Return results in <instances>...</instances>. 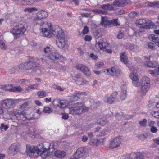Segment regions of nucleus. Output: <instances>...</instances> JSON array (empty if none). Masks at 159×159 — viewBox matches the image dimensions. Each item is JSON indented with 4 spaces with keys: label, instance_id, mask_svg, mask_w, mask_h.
Listing matches in <instances>:
<instances>
[{
    "label": "nucleus",
    "instance_id": "nucleus-27",
    "mask_svg": "<svg viewBox=\"0 0 159 159\" xmlns=\"http://www.w3.org/2000/svg\"><path fill=\"white\" fill-rule=\"evenodd\" d=\"M25 69H29L34 68L37 67L38 64L34 62L29 61L25 63Z\"/></svg>",
    "mask_w": 159,
    "mask_h": 159
},
{
    "label": "nucleus",
    "instance_id": "nucleus-41",
    "mask_svg": "<svg viewBox=\"0 0 159 159\" xmlns=\"http://www.w3.org/2000/svg\"><path fill=\"white\" fill-rule=\"evenodd\" d=\"M0 48L2 50H5L7 48L5 43L2 40H0Z\"/></svg>",
    "mask_w": 159,
    "mask_h": 159
},
{
    "label": "nucleus",
    "instance_id": "nucleus-20",
    "mask_svg": "<svg viewBox=\"0 0 159 159\" xmlns=\"http://www.w3.org/2000/svg\"><path fill=\"white\" fill-rule=\"evenodd\" d=\"M19 146L16 144L14 143L11 145L8 148L7 152L9 154L14 155L18 152Z\"/></svg>",
    "mask_w": 159,
    "mask_h": 159
},
{
    "label": "nucleus",
    "instance_id": "nucleus-60",
    "mask_svg": "<svg viewBox=\"0 0 159 159\" xmlns=\"http://www.w3.org/2000/svg\"><path fill=\"white\" fill-rule=\"evenodd\" d=\"M148 46L150 49H153L155 48L154 44L150 42L148 43Z\"/></svg>",
    "mask_w": 159,
    "mask_h": 159
},
{
    "label": "nucleus",
    "instance_id": "nucleus-48",
    "mask_svg": "<svg viewBox=\"0 0 159 159\" xmlns=\"http://www.w3.org/2000/svg\"><path fill=\"white\" fill-rule=\"evenodd\" d=\"M129 48L132 51H136L137 50V47L134 44H130L129 45Z\"/></svg>",
    "mask_w": 159,
    "mask_h": 159
},
{
    "label": "nucleus",
    "instance_id": "nucleus-2",
    "mask_svg": "<svg viewBox=\"0 0 159 159\" xmlns=\"http://www.w3.org/2000/svg\"><path fill=\"white\" fill-rule=\"evenodd\" d=\"M41 145L42 147L39 151V156L40 155L42 159L47 158L50 154V152L58 147L56 143H46L42 144Z\"/></svg>",
    "mask_w": 159,
    "mask_h": 159
},
{
    "label": "nucleus",
    "instance_id": "nucleus-7",
    "mask_svg": "<svg viewBox=\"0 0 159 159\" xmlns=\"http://www.w3.org/2000/svg\"><path fill=\"white\" fill-rule=\"evenodd\" d=\"M136 25L140 28L147 29H150L153 25L152 21L147 18L139 19L136 22Z\"/></svg>",
    "mask_w": 159,
    "mask_h": 159
},
{
    "label": "nucleus",
    "instance_id": "nucleus-56",
    "mask_svg": "<svg viewBox=\"0 0 159 159\" xmlns=\"http://www.w3.org/2000/svg\"><path fill=\"white\" fill-rule=\"evenodd\" d=\"M138 14V13L135 11H133L129 14V15L131 18H133L136 16Z\"/></svg>",
    "mask_w": 159,
    "mask_h": 159
},
{
    "label": "nucleus",
    "instance_id": "nucleus-38",
    "mask_svg": "<svg viewBox=\"0 0 159 159\" xmlns=\"http://www.w3.org/2000/svg\"><path fill=\"white\" fill-rule=\"evenodd\" d=\"M93 12L95 13L101 15H107V11L98 9H95L94 10H93Z\"/></svg>",
    "mask_w": 159,
    "mask_h": 159
},
{
    "label": "nucleus",
    "instance_id": "nucleus-61",
    "mask_svg": "<svg viewBox=\"0 0 159 159\" xmlns=\"http://www.w3.org/2000/svg\"><path fill=\"white\" fill-rule=\"evenodd\" d=\"M18 67L20 70H23L25 69V63H22L19 65Z\"/></svg>",
    "mask_w": 159,
    "mask_h": 159
},
{
    "label": "nucleus",
    "instance_id": "nucleus-52",
    "mask_svg": "<svg viewBox=\"0 0 159 159\" xmlns=\"http://www.w3.org/2000/svg\"><path fill=\"white\" fill-rule=\"evenodd\" d=\"M104 65V63L103 62H100L97 63L95 65V67L97 69H99L103 66Z\"/></svg>",
    "mask_w": 159,
    "mask_h": 159
},
{
    "label": "nucleus",
    "instance_id": "nucleus-59",
    "mask_svg": "<svg viewBox=\"0 0 159 159\" xmlns=\"http://www.w3.org/2000/svg\"><path fill=\"white\" fill-rule=\"evenodd\" d=\"M62 118L63 119H67L69 117L68 114L66 113H64L62 114Z\"/></svg>",
    "mask_w": 159,
    "mask_h": 159
},
{
    "label": "nucleus",
    "instance_id": "nucleus-58",
    "mask_svg": "<svg viewBox=\"0 0 159 159\" xmlns=\"http://www.w3.org/2000/svg\"><path fill=\"white\" fill-rule=\"evenodd\" d=\"M89 32V29L87 26H85L82 31V33L84 34H87Z\"/></svg>",
    "mask_w": 159,
    "mask_h": 159
},
{
    "label": "nucleus",
    "instance_id": "nucleus-23",
    "mask_svg": "<svg viewBox=\"0 0 159 159\" xmlns=\"http://www.w3.org/2000/svg\"><path fill=\"white\" fill-rule=\"evenodd\" d=\"M85 95V93L84 92L77 93H76L70 97V99L72 101L74 102L77 100L78 98H84Z\"/></svg>",
    "mask_w": 159,
    "mask_h": 159
},
{
    "label": "nucleus",
    "instance_id": "nucleus-6",
    "mask_svg": "<svg viewBox=\"0 0 159 159\" xmlns=\"http://www.w3.org/2000/svg\"><path fill=\"white\" fill-rule=\"evenodd\" d=\"M42 144L37 146L30 145L26 146V152L27 154L31 157H37L39 156V152L42 146Z\"/></svg>",
    "mask_w": 159,
    "mask_h": 159
},
{
    "label": "nucleus",
    "instance_id": "nucleus-19",
    "mask_svg": "<svg viewBox=\"0 0 159 159\" xmlns=\"http://www.w3.org/2000/svg\"><path fill=\"white\" fill-rule=\"evenodd\" d=\"M121 143V139L119 137H116L111 142L109 147L111 148H117L120 146Z\"/></svg>",
    "mask_w": 159,
    "mask_h": 159
},
{
    "label": "nucleus",
    "instance_id": "nucleus-42",
    "mask_svg": "<svg viewBox=\"0 0 159 159\" xmlns=\"http://www.w3.org/2000/svg\"><path fill=\"white\" fill-rule=\"evenodd\" d=\"M111 27L113 26H117L119 25V22L118 21V19H113L111 20Z\"/></svg>",
    "mask_w": 159,
    "mask_h": 159
},
{
    "label": "nucleus",
    "instance_id": "nucleus-64",
    "mask_svg": "<svg viewBox=\"0 0 159 159\" xmlns=\"http://www.w3.org/2000/svg\"><path fill=\"white\" fill-rule=\"evenodd\" d=\"M90 56L93 59L96 60L98 59V56L93 53H91Z\"/></svg>",
    "mask_w": 159,
    "mask_h": 159
},
{
    "label": "nucleus",
    "instance_id": "nucleus-62",
    "mask_svg": "<svg viewBox=\"0 0 159 159\" xmlns=\"http://www.w3.org/2000/svg\"><path fill=\"white\" fill-rule=\"evenodd\" d=\"M150 131L152 133H155L157 131V129L156 127L155 126H152L151 128Z\"/></svg>",
    "mask_w": 159,
    "mask_h": 159
},
{
    "label": "nucleus",
    "instance_id": "nucleus-9",
    "mask_svg": "<svg viewBox=\"0 0 159 159\" xmlns=\"http://www.w3.org/2000/svg\"><path fill=\"white\" fill-rule=\"evenodd\" d=\"M13 112L14 115L12 118H16L18 120H25L26 119L30 120L33 119L32 117H29L28 115L26 114L24 111H21L20 110H14Z\"/></svg>",
    "mask_w": 159,
    "mask_h": 159
},
{
    "label": "nucleus",
    "instance_id": "nucleus-50",
    "mask_svg": "<svg viewBox=\"0 0 159 159\" xmlns=\"http://www.w3.org/2000/svg\"><path fill=\"white\" fill-rule=\"evenodd\" d=\"M98 123L100 125L104 126L107 123V121L105 120L101 119L100 120H98L97 124H98Z\"/></svg>",
    "mask_w": 159,
    "mask_h": 159
},
{
    "label": "nucleus",
    "instance_id": "nucleus-36",
    "mask_svg": "<svg viewBox=\"0 0 159 159\" xmlns=\"http://www.w3.org/2000/svg\"><path fill=\"white\" fill-rule=\"evenodd\" d=\"M102 8L103 9L106 10H112L114 9V7L111 5L108 4L103 5L102 6Z\"/></svg>",
    "mask_w": 159,
    "mask_h": 159
},
{
    "label": "nucleus",
    "instance_id": "nucleus-14",
    "mask_svg": "<svg viewBox=\"0 0 159 159\" xmlns=\"http://www.w3.org/2000/svg\"><path fill=\"white\" fill-rule=\"evenodd\" d=\"M129 77L132 80V84L134 86L138 87L140 86L139 79L136 72L134 71L131 72L129 75Z\"/></svg>",
    "mask_w": 159,
    "mask_h": 159
},
{
    "label": "nucleus",
    "instance_id": "nucleus-18",
    "mask_svg": "<svg viewBox=\"0 0 159 159\" xmlns=\"http://www.w3.org/2000/svg\"><path fill=\"white\" fill-rule=\"evenodd\" d=\"M48 57L53 60H60L61 61V59L65 60L66 59V58L64 57L62 55H60L57 52H53L48 55Z\"/></svg>",
    "mask_w": 159,
    "mask_h": 159
},
{
    "label": "nucleus",
    "instance_id": "nucleus-57",
    "mask_svg": "<svg viewBox=\"0 0 159 159\" xmlns=\"http://www.w3.org/2000/svg\"><path fill=\"white\" fill-rule=\"evenodd\" d=\"M8 128V127L7 125H5L4 124H1L0 127L2 131H5Z\"/></svg>",
    "mask_w": 159,
    "mask_h": 159
},
{
    "label": "nucleus",
    "instance_id": "nucleus-53",
    "mask_svg": "<svg viewBox=\"0 0 159 159\" xmlns=\"http://www.w3.org/2000/svg\"><path fill=\"white\" fill-rule=\"evenodd\" d=\"M146 123L147 120L145 119H144L142 121L139 122V125L143 127L145 126L146 125Z\"/></svg>",
    "mask_w": 159,
    "mask_h": 159
},
{
    "label": "nucleus",
    "instance_id": "nucleus-51",
    "mask_svg": "<svg viewBox=\"0 0 159 159\" xmlns=\"http://www.w3.org/2000/svg\"><path fill=\"white\" fill-rule=\"evenodd\" d=\"M120 0L115 1L113 2V5L116 7H122Z\"/></svg>",
    "mask_w": 159,
    "mask_h": 159
},
{
    "label": "nucleus",
    "instance_id": "nucleus-32",
    "mask_svg": "<svg viewBox=\"0 0 159 159\" xmlns=\"http://www.w3.org/2000/svg\"><path fill=\"white\" fill-rule=\"evenodd\" d=\"M146 4L147 6L154 7L159 8V2H146Z\"/></svg>",
    "mask_w": 159,
    "mask_h": 159
},
{
    "label": "nucleus",
    "instance_id": "nucleus-22",
    "mask_svg": "<svg viewBox=\"0 0 159 159\" xmlns=\"http://www.w3.org/2000/svg\"><path fill=\"white\" fill-rule=\"evenodd\" d=\"M144 57L147 66L149 67L154 68L156 67L157 66V64L155 62L147 61L148 60L150 61L151 60V56H145Z\"/></svg>",
    "mask_w": 159,
    "mask_h": 159
},
{
    "label": "nucleus",
    "instance_id": "nucleus-30",
    "mask_svg": "<svg viewBox=\"0 0 159 159\" xmlns=\"http://www.w3.org/2000/svg\"><path fill=\"white\" fill-rule=\"evenodd\" d=\"M120 58L121 62L126 64L128 63L127 57L124 52H122L120 54Z\"/></svg>",
    "mask_w": 159,
    "mask_h": 159
},
{
    "label": "nucleus",
    "instance_id": "nucleus-11",
    "mask_svg": "<svg viewBox=\"0 0 159 159\" xmlns=\"http://www.w3.org/2000/svg\"><path fill=\"white\" fill-rule=\"evenodd\" d=\"M87 151V149L84 147L78 148L70 159H79L83 157Z\"/></svg>",
    "mask_w": 159,
    "mask_h": 159
},
{
    "label": "nucleus",
    "instance_id": "nucleus-55",
    "mask_svg": "<svg viewBox=\"0 0 159 159\" xmlns=\"http://www.w3.org/2000/svg\"><path fill=\"white\" fill-rule=\"evenodd\" d=\"M29 103V102H24L22 105L20 107V109H25Z\"/></svg>",
    "mask_w": 159,
    "mask_h": 159
},
{
    "label": "nucleus",
    "instance_id": "nucleus-13",
    "mask_svg": "<svg viewBox=\"0 0 159 159\" xmlns=\"http://www.w3.org/2000/svg\"><path fill=\"white\" fill-rule=\"evenodd\" d=\"M104 72L108 75L116 77H118L121 74L120 69L115 67H112L110 69H105L104 70Z\"/></svg>",
    "mask_w": 159,
    "mask_h": 159
},
{
    "label": "nucleus",
    "instance_id": "nucleus-33",
    "mask_svg": "<svg viewBox=\"0 0 159 159\" xmlns=\"http://www.w3.org/2000/svg\"><path fill=\"white\" fill-rule=\"evenodd\" d=\"M39 86L38 84H36L33 85H32L28 86L26 88L25 90V92L27 93L29 92V91L32 90L36 89Z\"/></svg>",
    "mask_w": 159,
    "mask_h": 159
},
{
    "label": "nucleus",
    "instance_id": "nucleus-3",
    "mask_svg": "<svg viewBox=\"0 0 159 159\" xmlns=\"http://www.w3.org/2000/svg\"><path fill=\"white\" fill-rule=\"evenodd\" d=\"M27 27V23L24 22L21 24H18L11 29L10 30V32L14 35V38L16 39L24 34Z\"/></svg>",
    "mask_w": 159,
    "mask_h": 159
},
{
    "label": "nucleus",
    "instance_id": "nucleus-44",
    "mask_svg": "<svg viewBox=\"0 0 159 159\" xmlns=\"http://www.w3.org/2000/svg\"><path fill=\"white\" fill-rule=\"evenodd\" d=\"M37 9L35 7H32V8H26L25 10V11L26 12H33L37 11Z\"/></svg>",
    "mask_w": 159,
    "mask_h": 159
},
{
    "label": "nucleus",
    "instance_id": "nucleus-45",
    "mask_svg": "<svg viewBox=\"0 0 159 159\" xmlns=\"http://www.w3.org/2000/svg\"><path fill=\"white\" fill-rule=\"evenodd\" d=\"M151 114L153 117L157 118H159V111H152Z\"/></svg>",
    "mask_w": 159,
    "mask_h": 159
},
{
    "label": "nucleus",
    "instance_id": "nucleus-12",
    "mask_svg": "<svg viewBox=\"0 0 159 159\" xmlns=\"http://www.w3.org/2000/svg\"><path fill=\"white\" fill-rule=\"evenodd\" d=\"M143 154L140 152L132 153L123 156L122 159H143Z\"/></svg>",
    "mask_w": 159,
    "mask_h": 159
},
{
    "label": "nucleus",
    "instance_id": "nucleus-15",
    "mask_svg": "<svg viewBox=\"0 0 159 159\" xmlns=\"http://www.w3.org/2000/svg\"><path fill=\"white\" fill-rule=\"evenodd\" d=\"M48 16V13L45 11L41 10L39 11L37 13L36 16L33 19L34 21L36 23L37 21L42 19H44Z\"/></svg>",
    "mask_w": 159,
    "mask_h": 159
},
{
    "label": "nucleus",
    "instance_id": "nucleus-47",
    "mask_svg": "<svg viewBox=\"0 0 159 159\" xmlns=\"http://www.w3.org/2000/svg\"><path fill=\"white\" fill-rule=\"evenodd\" d=\"M22 3L24 5H30L32 4L31 0H23Z\"/></svg>",
    "mask_w": 159,
    "mask_h": 159
},
{
    "label": "nucleus",
    "instance_id": "nucleus-49",
    "mask_svg": "<svg viewBox=\"0 0 159 159\" xmlns=\"http://www.w3.org/2000/svg\"><path fill=\"white\" fill-rule=\"evenodd\" d=\"M52 87L55 89H57L60 91H63L64 90V88H61L60 86L57 85L55 84L53 85Z\"/></svg>",
    "mask_w": 159,
    "mask_h": 159
},
{
    "label": "nucleus",
    "instance_id": "nucleus-1",
    "mask_svg": "<svg viewBox=\"0 0 159 159\" xmlns=\"http://www.w3.org/2000/svg\"><path fill=\"white\" fill-rule=\"evenodd\" d=\"M42 25L44 27L41 29L43 36L50 38L54 35L58 40L57 44L60 48H63L67 45L64 33L60 28L58 26L53 27L50 23L44 22Z\"/></svg>",
    "mask_w": 159,
    "mask_h": 159
},
{
    "label": "nucleus",
    "instance_id": "nucleus-8",
    "mask_svg": "<svg viewBox=\"0 0 159 159\" xmlns=\"http://www.w3.org/2000/svg\"><path fill=\"white\" fill-rule=\"evenodd\" d=\"M150 82L149 80L148 77L144 76L142 77L141 83V93L143 95H145L148 90L150 86Z\"/></svg>",
    "mask_w": 159,
    "mask_h": 159
},
{
    "label": "nucleus",
    "instance_id": "nucleus-54",
    "mask_svg": "<svg viewBox=\"0 0 159 159\" xmlns=\"http://www.w3.org/2000/svg\"><path fill=\"white\" fill-rule=\"evenodd\" d=\"M109 132V130L107 129H103L100 134V136H103L107 135Z\"/></svg>",
    "mask_w": 159,
    "mask_h": 159
},
{
    "label": "nucleus",
    "instance_id": "nucleus-21",
    "mask_svg": "<svg viewBox=\"0 0 159 159\" xmlns=\"http://www.w3.org/2000/svg\"><path fill=\"white\" fill-rule=\"evenodd\" d=\"M5 89L6 90L13 92H19L22 91V89L20 86L12 87L11 85L6 86Z\"/></svg>",
    "mask_w": 159,
    "mask_h": 159
},
{
    "label": "nucleus",
    "instance_id": "nucleus-29",
    "mask_svg": "<svg viewBox=\"0 0 159 159\" xmlns=\"http://www.w3.org/2000/svg\"><path fill=\"white\" fill-rule=\"evenodd\" d=\"M54 154L55 156L59 158H62L66 156V152L64 151L56 150L55 151Z\"/></svg>",
    "mask_w": 159,
    "mask_h": 159
},
{
    "label": "nucleus",
    "instance_id": "nucleus-34",
    "mask_svg": "<svg viewBox=\"0 0 159 159\" xmlns=\"http://www.w3.org/2000/svg\"><path fill=\"white\" fill-rule=\"evenodd\" d=\"M149 73L152 76L154 77L157 76L159 74V66L158 67V70L155 69L154 70H149Z\"/></svg>",
    "mask_w": 159,
    "mask_h": 159
},
{
    "label": "nucleus",
    "instance_id": "nucleus-46",
    "mask_svg": "<svg viewBox=\"0 0 159 159\" xmlns=\"http://www.w3.org/2000/svg\"><path fill=\"white\" fill-rule=\"evenodd\" d=\"M122 7H123L127 4H129L130 2L129 0H120Z\"/></svg>",
    "mask_w": 159,
    "mask_h": 159
},
{
    "label": "nucleus",
    "instance_id": "nucleus-35",
    "mask_svg": "<svg viewBox=\"0 0 159 159\" xmlns=\"http://www.w3.org/2000/svg\"><path fill=\"white\" fill-rule=\"evenodd\" d=\"M124 89L123 90V91H122L120 94V98L122 100L125 99L126 97V86H124Z\"/></svg>",
    "mask_w": 159,
    "mask_h": 159
},
{
    "label": "nucleus",
    "instance_id": "nucleus-31",
    "mask_svg": "<svg viewBox=\"0 0 159 159\" xmlns=\"http://www.w3.org/2000/svg\"><path fill=\"white\" fill-rule=\"evenodd\" d=\"M103 141V139H91L89 142L90 145L93 146H98L99 144V143Z\"/></svg>",
    "mask_w": 159,
    "mask_h": 159
},
{
    "label": "nucleus",
    "instance_id": "nucleus-43",
    "mask_svg": "<svg viewBox=\"0 0 159 159\" xmlns=\"http://www.w3.org/2000/svg\"><path fill=\"white\" fill-rule=\"evenodd\" d=\"M43 111L46 113H50L52 112V109L48 107H45L43 110Z\"/></svg>",
    "mask_w": 159,
    "mask_h": 159
},
{
    "label": "nucleus",
    "instance_id": "nucleus-10",
    "mask_svg": "<svg viewBox=\"0 0 159 159\" xmlns=\"http://www.w3.org/2000/svg\"><path fill=\"white\" fill-rule=\"evenodd\" d=\"M95 47L98 50H103L108 46V43L105 41L104 39L101 37L96 39Z\"/></svg>",
    "mask_w": 159,
    "mask_h": 159
},
{
    "label": "nucleus",
    "instance_id": "nucleus-28",
    "mask_svg": "<svg viewBox=\"0 0 159 159\" xmlns=\"http://www.w3.org/2000/svg\"><path fill=\"white\" fill-rule=\"evenodd\" d=\"M118 93L117 92H113L110 96L107 99V101L108 103L110 104L112 103L115 100L116 96L117 95Z\"/></svg>",
    "mask_w": 159,
    "mask_h": 159
},
{
    "label": "nucleus",
    "instance_id": "nucleus-40",
    "mask_svg": "<svg viewBox=\"0 0 159 159\" xmlns=\"http://www.w3.org/2000/svg\"><path fill=\"white\" fill-rule=\"evenodd\" d=\"M37 95L39 97L42 98L46 96L47 95V93L44 91H39L38 92Z\"/></svg>",
    "mask_w": 159,
    "mask_h": 159
},
{
    "label": "nucleus",
    "instance_id": "nucleus-24",
    "mask_svg": "<svg viewBox=\"0 0 159 159\" xmlns=\"http://www.w3.org/2000/svg\"><path fill=\"white\" fill-rule=\"evenodd\" d=\"M111 20H109L107 17L102 16L101 24L102 25L106 27H111Z\"/></svg>",
    "mask_w": 159,
    "mask_h": 159
},
{
    "label": "nucleus",
    "instance_id": "nucleus-63",
    "mask_svg": "<svg viewBox=\"0 0 159 159\" xmlns=\"http://www.w3.org/2000/svg\"><path fill=\"white\" fill-rule=\"evenodd\" d=\"M84 39L86 41H89L91 40L92 38L90 36L86 35L85 36Z\"/></svg>",
    "mask_w": 159,
    "mask_h": 159
},
{
    "label": "nucleus",
    "instance_id": "nucleus-26",
    "mask_svg": "<svg viewBox=\"0 0 159 159\" xmlns=\"http://www.w3.org/2000/svg\"><path fill=\"white\" fill-rule=\"evenodd\" d=\"M150 40H152L159 47V38L158 36L153 34H150L149 36Z\"/></svg>",
    "mask_w": 159,
    "mask_h": 159
},
{
    "label": "nucleus",
    "instance_id": "nucleus-17",
    "mask_svg": "<svg viewBox=\"0 0 159 159\" xmlns=\"http://www.w3.org/2000/svg\"><path fill=\"white\" fill-rule=\"evenodd\" d=\"M76 68L78 70L82 71L86 76H89L91 75V72L88 67L82 64H79L76 66Z\"/></svg>",
    "mask_w": 159,
    "mask_h": 159
},
{
    "label": "nucleus",
    "instance_id": "nucleus-39",
    "mask_svg": "<svg viewBox=\"0 0 159 159\" xmlns=\"http://www.w3.org/2000/svg\"><path fill=\"white\" fill-rule=\"evenodd\" d=\"M53 65L54 66L50 68L51 69L56 68L58 70L60 69L63 70L62 66L61 65L58 63H54L53 64Z\"/></svg>",
    "mask_w": 159,
    "mask_h": 159
},
{
    "label": "nucleus",
    "instance_id": "nucleus-37",
    "mask_svg": "<svg viewBox=\"0 0 159 159\" xmlns=\"http://www.w3.org/2000/svg\"><path fill=\"white\" fill-rule=\"evenodd\" d=\"M44 52L48 57V55L52 52V49L50 46H48L44 48Z\"/></svg>",
    "mask_w": 159,
    "mask_h": 159
},
{
    "label": "nucleus",
    "instance_id": "nucleus-16",
    "mask_svg": "<svg viewBox=\"0 0 159 159\" xmlns=\"http://www.w3.org/2000/svg\"><path fill=\"white\" fill-rule=\"evenodd\" d=\"M72 101L70 98L68 100H62L57 102V106L61 108H64L68 106H70L72 104Z\"/></svg>",
    "mask_w": 159,
    "mask_h": 159
},
{
    "label": "nucleus",
    "instance_id": "nucleus-4",
    "mask_svg": "<svg viewBox=\"0 0 159 159\" xmlns=\"http://www.w3.org/2000/svg\"><path fill=\"white\" fill-rule=\"evenodd\" d=\"M69 113L72 115H77L82 114L88 110V108L82 102H77L74 104L69 108Z\"/></svg>",
    "mask_w": 159,
    "mask_h": 159
},
{
    "label": "nucleus",
    "instance_id": "nucleus-25",
    "mask_svg": "<svg viewBox=\"0 0 159 159\" xmlns=\"http://www.w3.org/2000/svg\"><path fill=\"white\" fill-rule=\"evenodd\" d=\"M74 79L75 80L76 84L78 85L84 84L87 82L81 77L80 75L79 74H77Z\"/></svg>",
    "mask_w": 159,
    "mask_h": 159
},
{
    "label": "nucleus",
    "instance_id": "nucleus-5",
    "mask_svg": "<svg viewBox=\"0 0 159 159\" xmlns=\"http://www.w3.org/2000/svg\"><path fill=\"white\" fill-rule=\"evenodd\" d=\"M21 99H13L12 98H7L1 101V105L2 107L6 109L13 108L17 103L23 100Z\"/></svg>",
    "mask_w": 159,
    "mask_h": 159
}]
</instances>
